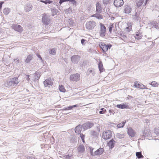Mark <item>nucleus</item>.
<instances>
[{"instance_id":"de8ad7c7","label":"nucleus","mask_w":159,"mask_h":159,"mask_svg":"<svg viewBox=\"0 0 159 159\" xmlns=\"http://www.w3.org/2000/svg\"><path fill=\"white\" fill-rule=\"evenodd\" d=\"M113 24L110 23L109 30V31L111 33L112 28H113Z\"/></svg>"},{"instance_id":"0eeeda50","label":"nucleus","mask_w":159,"mask_h":159,"mask_svg":"<svg viewBox=\"0 0 159 159\" xmlns=\"http://www.w3.org/2000/svg\"><path fill=\"white\" fill-rule=\"evenodd\" d=\"M53 80L51 78L46 79L43 81V84L45 87H49L50 86H52L53 84Z\"/></svg>"},{"instance_id":"a19ab883","label":"nucleus","mask_w":159,"mask_h":159,"mask_svg":"<svg viewBox=\"0 0 159 159\" xmlns=\"http://www.w3.org/2000/svg\"><path fill=\"white\" fill-rule=\"evenodd\" d=\"M125 122H123L121 123L118 124L117 125V127L118 128L123 127L125 125Z\"/></svg>"},{"instance_id":"a878e982","label":"nucleus","mask_w":159,"mask_h":159,"mask_svg":"<svg viewBox=\"0 0 159 159\" xmlns=\"http://www.w3.org/2000/svg\"><path fill=\"white\" fill-rule=\"evenodd\" d=\"M98 68L101 72H103V65L101 61H99L98 63Z\"/></svg>"},{"instance_id":"2f4dec72","label":"nucleus","mask_w":159,"mask_h":159,"mask_svg":"<svg viewBox=\"0 0 159 159\" xmlns=\"http://www.w3.org/2000/svg\"><path fill=\"white\" fill-rule=\"evenodd\" d=\"M120 36L121 37H120V38L124 41L125 42H127V38L126 35L125 34H124L121 33L120 34Z\"/></svg>"},{"instance_id":"e433bc0d","label":"nucleus","mask_w":159,"mask_h":159,"mask_svg":"<svg viewBox=\"0 0 159 159\" xmlns=\"http://www.w3.org/2000/svg\"><path fill=\"white\" fill-rule=\"evenodd\" d=\"M91 135L94 137H98V133L95 131H91Z\"/></svg>"},{"instance_id":"0e129e2a","label":"nucleus","mask_w":159,"mask_h":159,"mask_svg":"<svg viewBox=\"0 0 159 159\" xmlns=\"http://www.w3.org/2000/svg\"><path fill=\"white\" fill-rule=\"evenodd\" d=\"M126 30H127L128 32H129V27H127L126 28Z\"/></svg>"},{"instance_id":"a18cd8bd","label":"nucleus","mask_w":159,"mask_h":159,"mask_svg":"<svg viewBox=\"0 0 159 159\" xmlns=\"http://www.w3.org/2000/svg\"><path fill=\"white\" fill-rule=\"evenodd\" d=\"M80 137L82 139V142L84 143L85 142L84 141V137H85V135L83 134L82 133H80Z\"/></svg>"},{"instance_id":"f257e3e1","label":"nucleus","mask_w":159,"mask_h":159,"mask_svg":"<svg viewBox=\"0 0 159 159\" xmlns=\"http://www.w3.org/2000/svg\"><path fill=\"white\" fill-rule=\"evenodd\" d=\"M19 82L17 78L14 77L8 80L5 84L6 86H15L17 85Z\"/></svg>"},{"instance_id":"bf43d9fd","label":"nucleus","mask_w":159,"mask_h":159,"mask_svg":"<svg viewBox=\"0 0 159 159\" xmlns=\"http://www.w3.org/2000/svg\"><path fill=\"white\" fill-rule=\"evenodd\" d=\"M41 2L45 4H47V0H45L44 1L42 0Z\"/></svg>"},{"instance_id":"f8f14e48","label":"nucleus","mask_w":159,"mask_h":159,"mask_svg":"<svg viewBox=\"0 0 159 159\" xmlns=\"http://www.w3.org/2000/svg\"><path fill=\"white\" fill-rule=\"evenodd\" d=\"M124 11L123 12L129 15H131L130 14L131 13L132 8L129 5H125L124 7Z\"/></svg>"},{"instance_id":"6ab92c4d","label":"nucleus","mask_w":159,"mask_h":159,"mask_svg":"<svg viewBox=\"0 0 159 159\" xmlns=\"http://www.w3.org/2000/svg\"><path fill=\"white\" fill-rule=\"evenodd\" d=\"M78 104L72 106H70L69 107H64L63 108L61 109V111L62 112H63L64 111L71 110L73 108L77 107H78Z\"/></svg>"},{"instance_id":"37998d69","label":"nucleus","mask_w":159,"mask_h":159,"mask_svg":"<svg viewBox=\"0 0 159 159\" xmlns=\"http://www.w3.org/2000/svg\"><path fill=\"white\" fill-rule=\"evenodd\" d=\"M106 111L104 108H102L100 111H99V113L100 114H103L105 113Z\"/></svg>"},{"instance_id":"c85d7f7f","label":"nucleus","mask_w":159,"mask_h":159,"mask_svg":"<svg viewBox=\"0 0 159 159\" xmlns=\"http://www.w3.org/2000/svg\"><path fill=\"white\" fill-rule=\"evenodd\" d=\"M142 34L140 32H138L134 37L136 39H140L142 38Z\"/></svg>"},{"instance_id":"cd10ccee","label":"nucleus","mask_w":159,"mask_h":159,"mask_svg":"<svg viewBox=\"0 0 159 159\" xmlns=\"http://www.w3.org/2000/svg\"><path fill=\"white\" fill-rule=\"evenodd\" d=\"M116 107L120 109H125L128 107V106L125 104H117L116 106Z\"/></svg>"},{"instance_id":"5fc2aeb1","label":"nucleus","mask_w":159,"mask_h":159,"mask_svg":"<svg viewBox=\"0 0 159 159\" xmlns=\"http://www.w3.org/2000/svg\"><path fill=\"white\" fill-rule=\"evenodd\" d=\"M30 75H26L25 78L26 79V80L28 81V82H29V81L30 80Z\"/></svg>"},{"instance_id":"72a5a7b5","label":"nucleus","mask_w":159,"mask_h":159,"mask_svg":"<svg viewBox=\"0 0 159 159\" xmlns=\"http://www.w3.org/2000/svg\"><path fill=\"white\" fill-rule=\"evenodd\" d=\"M136 157L139 159L143 158V156L142 155L141 152H136Z\"/></svg>"},{"instance_id":"412c9836","label":"nucleus","mask_w":159,"mask_h":159,"mask_svg":"<svg viewBox=\"0 0 159 159\" xmlns=\"http://www.w3.org/2000/svg\"><path fill=\"white\" fill-rule=\"evenodd\" d=\"M143 134V135L145 137H151L152 136L151 131L148 129L144 130Z\"/></svg>"},{"instance_id":"6e6552de","label":"nucleus","mask_w":159,"mask_h":159,"mask_svg":"<svg viewBox=\"0 0 159 159\" xmlns=\"http://www.w3.org/2000/svg\"><path fill=\"white\" fill-rule=\"evenodd\" d=\"M135 14L132 15V17L134 20H135L139 21H140L141 20V17L139 16L140 12L136 10H135Z\"/></svg>"},{"instance_id":"09e8293b","label":"nucleus","mask_w":159,"mask_h":159,"mask_svg":"<svg viewBox=\"0 0 159 159\" xmlns=\"http://www.w3.org/2000/svg\"><path fill=\"white\" fill-rule=\"evenodd\" d=\"M139 88L141 89H147V88L145 87V86L142 84H140L139 87Z\"/></svg>"},{"instance_id":"ddd939ff","label":"nucleus","mask_w":159,"mask_h":159,"mask_svg":"<svg viewBox=\"0 0 159 159\" xmlns=\"http://www.w3.org/2000/svg\"><path fill=\"white\" fill-rule=\"evenodd\" d=\"M124 4L123 0H115L114 4L116 7H119L122 6Z\"/></svg>"},{"instance_id":"8fccbe9b","label":"nucleus","mask_w":159,"mask_h":159,"mask_svg":"<svg viewBox=\"0 0 159 159\" xmlns=\"http://www.w3.org/2000/svg\"><path fill=\"white\" fill-rule=\"evenodd\" d=\"M14 61H15V63L16 65H18V64L20 62V60H17V59H14Z\"/></svg>"},{"instance_id":"58836bf2","label":"nucleus","mask_w":159,"mask_h":159,"mask_svg":"<svg viewBox=\"0 0 159 159\" xmlns=\"http://www.w3.org/2000/svg\"><path fill=\"white\" fill-rule=\"evenodd\" d=\"M116 137L119 139H122L123 138L125 135L124 134H120L119 133H117L116 135Z\"/></svg>"},{"instance_id":"e2e57ef3","label":"nucleus","mask_w":159,"mask_h":159,"mask_svg":"<svg viewBox=\"0 0 159 159\" xmlns=\"http://www.w3.org/2000/svg\"><path fill=\"white\" fill-rule=\"evenodd\" d=\"M52 2V1H50V0H47V4H50Z\"/></svg>"},{"instance_id":"aec40b11","label":"nucleus","mask_w":159,"mask_h":159,"mask_svg":"<svg viewBox=\"0 0 159 159\" xmlns=\"http://www.w3.org/2000/svg\"><path fill=\"white\" fill-rule=\"evenodd\" d=\"M85 148L83 145H80L77 148V151L79 153H83L85 151Z\"/></svg>"},{"instance_id":"9d476101","label":"nucleus","mask_w":159,"mask_h":159,"mask_svg":"<svg viewBox=\"0 0 159 159\" xmlns=\"http://www.w3.org/2000/svg\"><path fill=\"white\" fill-rule=\"evenodd\" d=\"M11 27L14 30L20 33L22 32L23 31L22 28L20 25L13 24L12 25Z\"/></svg>"},{"instance_id":"f3484780","label":"nucleus","mask_w":159,"mask_h":159,"mask_svg":"<svg viewBox=\"0 0 159 159\" xmlns=\"http://www.w3.org/2000/svg\"><path fill=\"white\" fill-rule=\"evenodd\" d=\"M33 6L30 4H27L24 6V10L26 12H28L32 9Z\"/></svg>"},{"instance_id":"4c0bfd02","label":"nucleus","mask_w":159,"mask_h":159,"mask_svg":"<svg viewBox=\"0 0 159 159\" xmlns=\"http://www.w3.org/2000/svg\"><path fill=\"white\" fill-rule=\"evenodd\" d=\"M10 12V9L9 8H5L3 10V13L5 15H8Z\"/></svg>"},{"instance_id":"b1692460","label":"nucleus","mask_w":159,"mask_h":159,"mask_svg":"<svg viewBox=\"0 0 159 159\" xmlns=\"http://www.w3.org/2000/svg\"><path fill=\"white\" fill-rule=\"evenodd\" d=\"M40 74V73L39 72H38L37 71L35 73V75L34 77V78L33 80V81H36L39 79L41 76Z\"/></svg>"},{"instance_id":"39448f33","label":"nucleus","mask_w":159,"mask_h":159,"mask_svg":"<svg viewBox=\"0 0 159 159\" xmlns=\"http://www.w3.org/2000/svg\"><path fill=\"white\" fill-rule=\"evenodd\" d=\"M100 36L102 37H104L106 34V28L104 25L102 23L100 24Z\"/></svg>"},{"instance_id":"c03bdc74","label":"nucleus","mask_w":159,"mask_h":159,"mask_svg":"<svg viewBox=\"0 0 159 159\" xmlns=\"http://www.w3.org/2000/svg\"><path fill=\"white\" fill-rule=\"evenodd\" d=\"M68 22L70 25H74V22L71 18H70L68 20Z\"/></svg>"},{"instance_id":"4be33fe9","label":"nucleus","mask_w":159,"mask_h":159,"mask_svg":"<svg viewBox=\"0 0 159 159\" xmlns=\"http://www.w3.org/2000/svg\"><path fill=\"white\" fill-rule=\"evenodd\" d=\"M96 11L98 13H101L102 12V8L101 5L99 2L97 3Z\"/></svg>"},{"instance_id":"680f3d73","label":"nucleus","mask_w":159,"mask_h":159,"mask_svg":"<svg viewBox=\"0 0 159 159\" xmlns=\"http://www.w3.org/2000/svg\"><path fill=\"white\" fill-rule=\"evenodd\" d=\"M3 2H0V10L2 7V5L3 4Z\"/></svg>"},{"instance_id":"7c9ffc66","label":"nucleus","mask_w":159,"mask_h":159,"mask_svg":"<svg viewBox=\"0 0 159 159\" xmlns=\"http://www.w3.org/2000/svg\"><path fill=\"white\" fill-rule=\"evenodd\" d=\"M73 8L71 7H70L68 9H66L65 10V12L66 14H70L72 12Z\"/></svg>"},{"instance_id":"c756f323","label":"nucleus","mask_w":159,"mask_h":159,"mask_svg":"<svg viewBox=\"0 0 159 159\" xmlns=\"http://www.w3.org/2000/svg\"><path fill=\"white\" fill-rule=\"evenodd\" d=\"M144 0H138L136 2L137 7H139L143 4Z\"/></svg>"},{"instance_id":"bb28decb","label":"nucleus","mask_w":159,"mask_h":159,"mask_svg":"<svg viewBox=\"0 0 159 159\" xmlns=\"http://www.w3.org/2000/svg\"><path fill=\"white\" fill-rule=\"evenodd\" d=\"M92 17H95L98 19H101L103 18V16L102 15L96 13L92 15Z\"/></svg>"},{"instance_id":"3c124183","label":"nucleus","mask_w":159,"mask_h":159,"mask_svg":"<svg viewBox=\"0 0 159 159\" xmlns=\"http://www.w3.org/2000/svg\"><path fill=\"white\" fill-rule=\"evenodd\" d=\"M110 0H103V3L104 5H107L109 3Z\"/></svg>"},{"instance_id":"423d86ee","label":"nucleus","mask_w":159,"mask_h":159,"mask_svg":"<svg viewBox=\"0 0 159 159\" xmlns=\"http://www.w3.org/2000/svg\"><path fill=\"white\" fill-rule=\"evenodd\" d=\"M83 131H84L88 129H90L92 127L94 124L93 123L88 121L82 125Z\"/></svg>"},{"instance_id":"473e14b6","label":"nucleus","mask_w":159,"mask_h":159,"mask_svg":"<svg viewBox=\"0 0 159 159\" xmlns=\"http://www.w3.org/2000/svg\"><path fill=\"white\" fill-rule=\"evenodd\" d=\"M152 25L154 27L159 29V21L157 22L156 21L153 22L152 23Z\"/></svg>"},{"instance_id":"7ed1b4c3","label":"nucleus","mask_w":159,"mask_h":159,"mask_svg":"<svg viewBox=\"0 0 159 159\" xmlns=\"http://www.w3.org/2000/svg\"><path fill=\"white\" fill-rule=\"evenodd\" d=\"M100 48L102 49L104 53H105V52L107 51L108 49H110L111 45L110 44L107 45L103 43H101L99 44Z\"/></svg>"},{"instance_id":"4d7b16f0","label":"nucleus","mask_w":159,"mask_h":159,"mask_svg":"<svg viewBox=\"0 0 159 159\" xmlns=\"http://www.w3.org/2000/svg\"><path fill=\"white\" fill-rule=\"evenodd\" d=\"M109 112L110 114H112L113 115L115 113L114 110L112 109L109 110Z\"/></svg>"},{"instance_id":"49530a36","label":"nucleus","mask_w":159,"mask_h":159,"mask_svg":"<svg viewBox=\"0 0 159 159\" xmlns=\"http://www.w3.org/2000/svg\"><path fill=\"white\" fill-rule=\"evenodd\" d=\"M150 84L154 87H156L157 86V82L154 81H152L151 83H150Z\"/></svg>"},{"instance_id":"79ce46f5","label":"nucleus","mask_w":159,"mask_h":159,"mask_svg":"<svg viewBox=\"0 0 159 159\" xmlns=\"http://www.w3.org/2000/svg\"><path fill=\"white\" fill-rule=\"evenodd\" d=\"M154 133L157 136H159V129L157 128H156L154 130Z\"/></svg>"},{"instance_id":"2eb2a0df","label":"nucleus","mask_w":159,"mask_h":159,"mask_svg":"<svg viewBox=\"0 0 159 159\" xmlns=\"http://www.w3.org/2000/svg\"><path fill=\"white\" fill-rule=\"evenodd\" d=\"M83 125H79L75 128V132L76 133L80 134L82 131H83Z\"/></svg>"},{"instance_id":"69168bd1","label":"nucleus","mask_w":159,"mask_h":159,"mask_svg":"<svg viewBox=\"0 0 159 159\" xmlns=\"http://www.w3.org/2000/svg\"><path fill=\"white\" fill-rule=\"evenodd\" d=\"M145 1L144 3V5H145L146 3H147V2L148 1V0H145Z\"/></svg>"},{"instance_id":"1a4fd4ad","label":"nucleus","mask_w":159,"mask_h":159,"mask_svg":"<svg viewBox=\"0 0 159 159\" xmlns=\"http://www.w3.org/2000/svg\"><path fill=\"white\" fill-rule=\"evenodd\" d=\"M50 21L48 16L46 14H44L42 16V21L44 24L48 25Z\"/></svg>"},{"instance_id":"a211bd4d","label":"nucleus","mask_w":159,"mask_h":159,"mask_svg":"<svg viewBox=\"0 0 159 159\" xmlns=\"http://www.w3.org/2000/svg\"><path fill=\"white\" fill-rule=\"evenodd\" d=\"M128 134L131 137L134 136L135 134L134 130L130 127H129L128 129Z\"/></svg>"},{"instance_id":"4468645a","label":"nucleus","mask_w":159,"mask_h":159,"mask_svg":"<svg viewBox=\"0 0 159 159\" xmlns=\"http://www.w3.org/2000/svg\"><path fill=\"white\" fill-rule=\"evenodd\" d=\"M80 56L78 55H74L71 57V61L73 63H77L80 60Z\"/></svg>"},{"instance_id":"f704fd0d","label":"nucleus","mask_w":159,"mask_h":159,"mask_svg":"<svg viewBox=\"0 0 159 159\" xmlns=\"http://www.w3.org/2000/svg\"><path fill=\"white\" fill-rule=\"evenodd\" d=\"M69 1H70L69 0H60L59 3L60 5H61L63 2ZM70 1L73 4H74L76 3V1H75V0H71V1Z\"/></svg>"},{"instance_id":"ea45409f","label":"nucleus","mask_w":159,"mask_h":159,"mask_svg":"<svg viewBox=\"0 0 159 159\" xmlns=\"http://www.w3.org/2000/svg\"><path fill=\"white\" fill-rule=\"evenodd\" d=\"M59 90L61 92H64L66 91V89L64 88V87L62 85H59Z\"/></svg>"},{"instance_id":"6e6d98bb","label":"nucleus","mask_w":159,"mask_h":159,"mask_svg":"<svg viewBox=\"0 0 159 159\" xmlns=\"http://www.w3.org/2000/svg\"><path fill=\"white\" fill-rule=\"evenodd\" d=\"M27 159H37L33 156H29L27 157Z\"/></svg>"},{"instance_id":"9b49d317","label":"nucleus","mask_w":159,"mask_h":159,"mask_svg":"<svg viewBox=\"0 0 159 159\" xmlns=\"http://www.w3.org/2000/svg\"><path fill=\"white\" fill-rule=\"evenodd\" d=\"M70 79L72 81H78L80 80V75L78 73L72 74L70 75Z\"/></svg>"},{"instance_id":"20e7f679","label":"nucleus","mask_w":159,"mask_h":159,"mask_svg":"<svg viewBox=\"0 0 159 159\" xmlns=\"http://www.w3.org/2000/svg\"><path fill=\"white\" fill-rule=\"evenodd\" d=\"M112 136V132L111 130H107L102 134V137L105 140L110 139Z\"/></svg>"},{"instance_id":"dca6fc26","label":"nucleus","mask_w":159,"mask_h":159,"mask_svg":"<svg viewBox=\"0 0 159 159\" xmlns=\"http://www.w3.org/2000/svg\"><path fill=\"white\" fill-rule=\"evenodd\" d=\"M116 143L113 139H111L107 143V145L109 147V148L112 149L114 147L115 144Z\"/></svg>"},{"instance_id":"052dcab7","label":"nucleus","mask_w":159,"mask_h":159,"mask_svg":"<svg viewBox=\"0 0 159 159\" xmlns=\"http://www.w3.org/2000/svg\"><path fill=\"white\" fill-rule=\"evenodd\" d=\"M37 56L40 59L41 61H43L42 58L40 55L38 54Z\"/></svg>"},{"instance_id":"603ef678","label":"nucleus","mask_w":159,"mask_h":159,"mask_svg":"<svg viewBox=\"0 0 159 159\" xmlns=\"http://www.w3.org/2000/svg\"><path fill=\"white\" fill-rule=\"evenodd\" d=\"M63 157L66 159H70L71 157V156H69V155H64Z\"/></svg>"},{"instance_id":"338daca9","label":"nucleus","mask_w":159,"mask_h":159,"mask_svg":"<svg viewBox=\"0 0 159 159\" xmlns=\"http://www.w3.org/2000/svg\"><path fill=\"white\" fill-rule=\"evenodd\" d=\"M92 72V70H90L89 71V73H91Z\"/></svg>"},{"instance_id":"393cba45","label":"nucleus","mask_w":159,"mask_h":159,"mask_svg":"<svg viewBox=\"0 0 159 159\" xmlns=\"http://www.w3.org/2000/svg\"><path fill=\"white\" fill-rule=\"evenodd\" d=\"M33 57L32 55L31 54H30L27 56V58L25 60V62L27 63H29L32 59Z\"/></svg>"},{"instance_id":"c9c22d12","label":"nucleus","mask_w":159,"mask_h":159,"mask_svg":"<svg viewBox=\"0 0 159 159\" xmlns=\"http://www.w3.org/2000/svg\"><path fill=\"white\" fill-rule=\"evenodd\" d=\"M56 50L57 49L56 48H53L49 51V53L50 54L52 55H55L56 53Z\"/></svg>"},{"instance_id":"5701e85b","label":"nucleus","mask_w":159,"mask_h":159,"mask_svg":"<svg viewBox=\"0 0 159 159\" xmlns=\"http://www.w3.org/2000/svg\"><path fill=\"white\" fill-rule=\"evenodd\" d=\"M103 148H100L95 152L93 155H101L103 152Z\"/></svg>"},{"instance_id":"13d9d810","label":"nucleus","mask_w":159,"mask_h":159,"mask_svg":"<svg viewBox=\"0 0 159 159\" xmlns=\"http://www.w3.org/2000/svg\"><path fill=\"white\" fill-rule=\"evenodd\" d=\"M85 42V40L84 39H82L81 40V43L83 45L85 44L84 42Z\"/></svg>"},{"instance_id":"f03ea898","label":"nucleus","mask_w":159,"mask_h":159,"mask_svg":"<svg viewBox=\"0 0 159 159\" xmlns=\"http://www.w3.org/2000/svg\"><path fill=\"white\" fill-rule=\"evenodd\" d=\"M96 26V23L93 20H90L87 21L86 24V29L89 30H93Z\"/></svg>"},{"instance_id":"864d4df0","label":"nucleus","mask_w":159,"mask_h":159,"mask_svg":"<svg viewBox=\"0 0 159 159\" xmlns=\"http://www.w3.org/2000/svg\"><path fill=\"white\" fill-rule=\"evenodd\" d=\"M140 84L139 83H138L137 81L134 82V86L136 88H139V87Z\"/></svg>"}]
</instances>
